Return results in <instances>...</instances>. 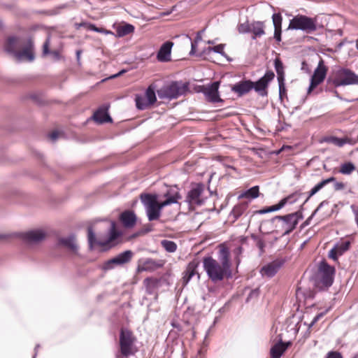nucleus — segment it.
Returning <instances> with one entry per match:
<instances>
[{"instance_id": "obj_46", "label": "nucleus", "mask_w": 358, "mask_h": 358, "mask_svg": "<svg viewBox=\"0 0 358 358\" xmlns=\"http://www.w3.org/2000/svg\"><path fill=\"white\" fill-rule=\"evenodd\" d=\"M224 44H219L217 45H215L214 47H209L208 48V51H213L215 52L219 53L222 55H225L224 51Z\"/></svg>"}, {"instance_id": "obj_19", "label": "nucleus", "mask_w": 358, "mask_h": 358, "mask_svg": "<svg viewBox=\"0 0 358 358\" xmlns=\"http://www.w3.org/2000/svg\"><path fill=\"white\" fill-rule=\"evenodd\" d=\"M253 87L254 82L248 80L236 83L231 87V90L236 93L238 96H243L253 89Z\"/></svg>"}, {"instance_id": "obj_59", "label": "nucleus", "mask_w": 358, "mask_h": 358, "mask_svg": "<svg viewBox=\"0 0 358 358\" xmlns=\"http://www.w3.org/2000/svg\"><path fill=\"white\" fill-rule=\"evenodd\" d=\"M38 348H39V345H37L35 347V354H34V355L33 358H35V357H36V353H37V350H38Z\"/></svg>"}, {"instance_id": "obj_52", "label": "nucleus", "mask_w": 358, "mask_h": 358, "mask_svg": "<svg viewBox=\"0 0 358 358\" xmlns=\"http://www.w3.org/2000/svg\"><path fill=\"white\" fill-rule=\"evenodd\" d=\"M197 44L198 43H196V41L192 42V43H191L192 48H191V51H190V55H194L196 52Z\"/></svg>"}, {"instance_id": "obj_40", "label": "nucleus", "mask_w": 358, "mask_h": 358, "mask_svg": "<svg viewBox=\"0 0 358 358\" xmlns=\"http://www.w3.org/2000/svg\"><path fill=\"white\" fill-rule=\"evenodd\" d=\"M350 242L349 241H343L341 243L336 244L334 248L338 252V255H342L344 252L348 251L350 248Z\"/></svg>"}, {"instance_id": "obj_36", "label": "nucleus", "mask_w": 358, "mask_h": 358, "mask_svg": "<svg viewBox=\"0 0 358 358\" xmlns=\"http://www.w3.org/2000/svg\"><path fill=\"white\" fill-rule=\"evenodd\" d=\"M133 253L131 250H126L123 252L120 253L116 256V258L119 260L121 265L126 264L131 259Z\"/></svg>"}, {"instance_id": "obj_39", "label": "nucleus", "mask_w": 358, "mask_h": 358, "mask_svg": "<svg viewBox=\"0 0 358 358\" xmlns=\"http://www.w3.org/2000/svg\"><path fill=\"white\" fill-rule=\"evenodd\" d=\"M355 170V165L351 162L344 163L341 166L340 172L342 174L349 175Z\"/></svg>"}, {"instance_id": "obj_55", "label": "nucleus", "mask_w": 358, "mask_h": 358, "mask_svg": "<svg viewBox=\"0 0 358 358\" xmlns=\"http://www.w3.org/2000/svg\"><path fill=\"white\" fill-rule=\"evenodd\" d=\"M353 212L355 215V220H356V223L358 226V210H353Z\"/></svg>"}, {"instance_id": "obj_27", "label": "nucleus", "mask_w": 358, "mask_h": 358, "mask_svg": "<svg viewBox=\"0 0 358 358\" xmlns=\"http://www.w3.org/2000/svg\"><path fill=\"white\" fill-rule=\"evenodd\" d=\"M143 284L146 292L149 294H154L159 286V280L154 278H147L143 280Z\"/></svg>"}, {"instance_id": "obj_24", "label": "nucleus", "mask_w": 358, "mask_h": 358, "mask_svg": "<svg viewBox=\"0 0 358 358\" xmlns=\"http://www.w3.org/2000/svg\"><path fill=\"white\" fill-rule=\"evenodd\" d=\"M290 345V343L288 342L287 343H282L280 341L278 343H275L270 350L271 358H280L282 354L287 349L288 346Z\"/></svg>"}, {"instance_id": "obj_57", "label": "nucleus", "mask_w": 358, "mask_h": 358, "mask_svg": "<svg viewBox=\"0 0 358 358\" xmlns=\"http://www.w3.org/2000/svg\"><path fill=\"white\" fill-rule=\"evenodd\" d=\"M241 252H242V248H241V247H238V248H236V253L237 255H239V254H241Z\"/></svg>"}, {"instance_id": "obj_63", "label": "nucleus", "mask_w": 358, "mask_h": 358, "mask_svg": "<svg viewBox=\"0 0 358 358\" xmlns=\"http://www.w3.org/2000/svg\"><path fill=\"white\" fill-rule=\"evenodd\" d=\"M335 94H336V96L339 97V96H338V94L337 92H335Z\"/></svg>"}, {"instance_id": "obj_60", "label": "nucleus", "mask_w": 358, "mask_h": 358, "mask_svg": "<svg viewBox=\"0 0 358 358\" xmlns=\"http://www.w3.org/2000/svg\"><path fill=\"white\" fill-rule=\"evenodd\" d=\"M52 54L54 55V57H55L56 58H57L59 57V54L57 52H52Z\"/></svg>"}, {"instance_id": "obj_32", "label": "nucleus", "mask_w": 358, "mask_h": 358, "mask_svg": "<svg viewBox=\"0 0 358 358\" xmlns=\"http://www.w3.org/2000/svg\"><path fill=\"white\" fill-rule=\"evenodd\" d=\"M147 99V103L150 104V106H152L157 101V97L155 94V86L154 85H150L146 90L145 94H143Z\"/></svg>"}, {"instance_id": "obj_2", "label": "nucleus", "mask_w": 358, "mask_h": 358, "mask_svg": "<svg viewBox=\"0 0 358 358\" xmlns=\"http://www.w3.org/2000/svg\"><path fill=\"white\" fill-rule=\"evenodd\" d=\"M164 196L166 199L159 203L156 194H143L141 195V200L145 207L149 221L157 220L161 216V210L164 207L176 203L181 199L179 192L175 189H170Z\"/></svg>"}, {"instance_id": "obj_34", "label": "nucleus", "mask_w": 358, "mask_h": 358, "mask_svg": "<svg viewBox=\"0 0 358 358\" xmlns=\"http://www.w3.org/2000/svg\"><path fill=\"white\" fill-rule=\"evenodd\" d=\"M248 207V203L243 202L235 206L232 210L231 213L233 214L235 218H238L247 210Z\"/></svg>"}, {"instance_id": "obj_61", "label": "nucleus", "mask_w": 358, "mask_h": 358, "mask_svg": "<svg viewBox=\"0 0 358 358\" xmlns=\"http://www.w3.org/2000/svg\"><path fill=\"white\" fill-rule=\"evenodd\" d=\"M258 292V290L257 289H255V290H253L252 292H251V294H252L253 293H257Z\"/></svg>"}, {"instance_id": "obj_41", "label": "nucleus", "mask_w": 358, "mask_h": 358, "mask_svg": "<svg viewBox=\"0 0 358 358\" xmlns=\"http://www.w3.org/2000/svg\"><path fill=\"white\" fill-rule=\"evenodd\" d=\"M278 80L279 83V96L280 99L282 100L284 97L287 96L286 88L284 83V78L278 77Z\"/></svg>"}, {"instance_id": "obj_11", "label": "nucleus", "mask_w": 358, "mask_h": 358, "mask_svg": "<svg viewBox=\"0 0 358 358\" xmlns=\"http://www.w3.org/2000/svg\"><path fill=\"white\" fill-rule=\"evenodd\" d=\"M301 194L298 192H295L292 194H290L287 196L281 199L279 203L276 205H273L272 206H270L268 208L261 209L259 210H256L253 212V215L255 214H264L267 213H271L273 211L278 210L283 208L287 204H293L299 199L300 195Z\"/></svg>"}, {"instance_id": "obj_58", "label": "nucleus", "mask_w": 358, "mask_h": 358, "mask_svg": "<svg viewBox=\"0 0 358 358\" xmlns=\"http://www.w3.org/2000/svg\"><path fill=\"white\" fill-rule=\"evenodd\" d=\"M124 72V71H122L120 72H119L118 73L111 76V78H117L119 76L122 75L123 73Z\"/></svg>"}, {"instance_id": "obj_56", "label": "nucleus", "mask_w": 358, "mask_h": 358, "mask_svg": "<svg viewBox=\"0 0 358 358\" xmlns=\"http://www.w3.org/2000/svg\"><path fill=\"white\" fill-rule=\"evenodd\" d=\"M200 41H201V36L200 34L198 33L194 41H196V43H198Z\"/></svg>"}, {"instance_id": "obj_7", "label": "nucleus", "mask_w": 358, "mask_h": 358, "mask_svg": "<svg viewBox=\"0 0 358 358\" xmlns=\"http://www.w3.org/2000/svg\"><path fill=\"white\" fill-rule=\"evenodd\" d=\"M120 235L121 233L116 229L115 222L113 221L110 222V227L109 231L106 238L104 240H101L100 238L96 240L92 229L90 227L88 228V243L90 248L92 249L94 245H99L101 246L108 245L116 240Z\"/></svg>"}, {"instance_id": "obj_50", "label": "nucleus", "mask_w": 358, "mask_h": 358, "mask_svg": "<svg viewBox=\"0 0 358 358\" xmlns=\"http://www.w3.org/2000/svg\"><path fill=\"white\" fill-rule=\"evenodd\" d=\"M59 132L58 131H53L52 132L51 134H49V138L52 141H55V140H57L59 137Z\"/></svg>"}, {"instance_id": "obj_21", "label": "nucleus", "mask_w": 358, "mask_h": 358, "mask_svg": "<svg viewBox=\"0 0 358 358\" xmlns=\"http://www.w3.org/2000/svg\"><path fill=\"white\" fill-rule=\"evenodd\" d=\"M108 106H103L99 108L94 114L93 118L98 123L110 122L112 119L108 113Z\"/></svg>"}, {"instance_id": "obj_16", "label": "nucleus", "mask_w": 358, "mask_h": 358, "mask_svg": "<svg viewBox=\"0 0 358 358\" xmlns=\"http://www.w3.org/2000/svg\"><path fill=\"white\" fill-rule=\"evenodd\" d=\"M219 86V82H214L204 88L203 92L205 94L208 101L213 103L222 101V100L220 97L218 92Z\"/></svg>"}, {"instance_id": "obj_5", "label": "nucleus", "mask_w": 358, "mask_h": 358, "mask_svg": "<svg viewBox=\"0 0 358 358\" xmlns=\"http://www.w3.org/2000/svg\"><path fill=\"white\" fill-rule=\"evenodd\" d=\"M335 268L325 261L320 262L317 274L316 283L320 289H326L331 286L334 282Z\"/></svg>"}, {"instance_id": "obj_3", "label": "nucleus", "mask_w": 358, "mask_h": 358, "mask_svg": "<svg viewBox=\"0 0 358 358\" xmlns=\"http://www.w3.org/2000/svg\"><path fill=\"white\" fill-rule=\"evenodd\" d=\"M21 45L22 41L20 38L10 36L7 38L4 44V50L8 53L13 55L18 61L32 62L34 59V54L31 41L29 40L27 41L26 46L22 51H17Z\"/></svg>"}, {"instance_id": "obj_51", "label": "nucleus", "mask_w": 358, "mask_h": 358, "mask_svg": "<svg viewBox=\"0 0 358 358\" xmlns=\"http://www.w3.org/2000/svg\"><path fill=\"white\" fill-rule=\"evenodd\" d=\"M344 187H345V184L341 182H336L334 184V189L336 190H341V189H344Z\"/></svg>"}, {"instance_id": "obj_33", "label": "nucleus", "mask_w": 358, "mask_h": 358, "mask_svg": "<svg viewBox=\"0 0 358 358\" xmlns=\"http://www.w3.org/2000/svg\"><path fill=\"white\" fill-rule=\"evenodd\" d=\"M259 186H254L249 189L242 192L238 195V199H241L243 198L256 199L259 196Z\"/></svg>"}, {"instance_id": "obj_44", "label": "nucleus", "mask_w": 358, "mask_h": 358, "mask_svg": "<svg viewBox=\"0 0 358 358\" xmlns=\"http://www.w3.org/2000/svg\"><path fill=\"white\" fill-rule=\"evenodd\" d=\"M275 69L278 74V77H283V65L279 59L275 60Z\"/></svg>"}, {"instance_id": "obj_12", "label": "nucleus", "mask_w": 358, "mask_h": 358, "mask_svg": "<svg viewBox=\"0 0 358 358\" xmlns=\"http://www.w3.org/2000/svg\"><path fill=\"white\" fill-rule=\"evenodd\" d=\"M134 338L131 331L122 329L120 336V351L122 355L127 357L132 354Z\"/></svg>"}, {"instance_id": "obj_18", "label": "nucleus", "mask_w": 358, "mask_h": 358, "mask_svg": "<svg viewBox=\"0 0 358 358\" xmlns=\"http://www.w3.org/2000/svg\"><path fill=\"white\" fill-rule=\"evenodd\" d=\"M173 45V43L171 41H166L162 44L157 55L158 61L166 62L171 60V53Z\"/></svg>"}, {"instance_id": "obj_9", "label": "nucleus", "mask_w": 358, "mask_h": 358, "mask_svg": "<svg viewBox=\"0 0 358 358\" xmlns=\"http://www.w3.org/2000/svg\"><path fill=\"white\" fill-rule=\"evenodd\" d=\"M327 71L328 69L324 65V61L320 59L317 68L315 69L313 74L311 76L310 83L307 91L308 94H310L317 86L324 82Z\"/></svg>"}, {"instance_id": "obj_62", "label": "nucleus", "mask_w": 358, "mask_h": 358, "mask_svg": "<svg viewBox=\"0 0 358 358\" xmlns=\"http://www.w3.org/2000/svg\"><path fill=\"white\" fill-rule=\"evenodd\" d=\"M208 43H209V44H213V42L212 41H208Z\"/></svg>"}, {"instance_id": "obj_20", "label": "nucleus", "mask_w": 358, "mask_h": 358, "mask_svg": "<svg viewBox=\"0 0 358 358\" xmlns=\"http://www.w3.org/2000/svg\"><path fill=\"white\" fill-rule=\"evenodd\" d=\"M162 266L161 264L157 263L155 260L148 258L141 260L138 265V271H153Z\"/></svg>"}, {"instance_id": "obj_29", "label": "nucleus", "mask_w": 358, "mask_h": 358, "mask_svg": "<svg viewBox=\"0 0 358 358\" xmlns=\"http://www.w3.org/2000/svg\"><path fill=\"white\" fill-rule=\"evenodd\" d=\"M336 180V178L334 177H330L327 179L323 180L319 183H317L316 185H315L309 192V194L308 198L306 199L305 202L308 201V200L315 195L316 193H317L320 189H322L325 185L327 184L334 182Z\"/></svg>"}, {"instance_id": "obj_38", "label": "nucleus", "mask_w": 358, "mask_h": 358, "mask_svg": "<svg viewBox=\"0 0 358 358\" xmlns=\"http://www.w3.org/2000/svg\"><path fill=\"white\" fill-rule=\"evenodd\" d=\"M121 265L119 262V260L115 257L114 258H112L106 262H105L101 268L104 271L111 270L114 268L115 266H120Z\"/></svg>"}, {"instance_id": "obj_30", "label": "nucleus", "mask_w": 358, "mask_h": 358, "mask_svg": "<svg viewBox=\"0 0 358 358\" xmlns=\"http://www.w3.org/2000/svg\"><path fill=\"white\" fill-rule=\"evenodd\" d=\"M59 244L69 248V250L74 252L75 253L77 252L78 245L76 244V239L73 236H70L66 238H62L59 240Z\"/></svg>"}, {"instance_id": "obj_4", "label": "nucleus", "mask_w": 358, "mask_h": 358, "mask_svg": "<svg viewBox=\"0 0 358 358\" xmlns=\"http://www.w3.org/2000/svg\"><path fill=\"white\" fill-rule=\"evenodd\" d=\"M317 29V19L303 15H296L289 21L288 29L301 30L311 34Z\"/></svg>"}, {"instance_id": "obj_25", "label": "nucleus", "mask_w": 358, "mask_h": 358, "mask_svg": "<svg viewBox=\"0 0 358 358\" xmlns=\"http://www.w3.org/2000/svg\"><path fill=\"white\" fill-rule=\"evenodd\" d=\"M273 23L274 26V38L278 41H281V26L282 16L280 13H274L272 16Z\"/></svg>"}, {"instance_id": "obj_35", "label": "nucleus", "mask_w": 358, "mask_h": 358, "mask_svg": "<svg viewBox=\"0 0 358 358\" xmlns=\"http://www.w3.org/2000/svg\"><path fill=\"white\" fill-rule=\"evenodd\" d=\"M135 101L136 107L140 110H145L150 107V104L147 103V99H145L143 94L136 95Z\"/></svg>"}, {"instance_id": "obj_13", "label": "nucleus", "mask_w": 358, "mask_h": 358, "mask_svg": "<svg viewBox=\"0 0 358 358\" xmlns=\"http://www.w3.org/2000/svg\"><path fill=\"white\" fill-rule=\"evenodd\" d=\"M19 236L27 244L33 245L43 241L46 233L44 230L38 229L21 233Z\"/></svg>"}, {"instance_id": "obj_14", "label": "nucleus", "mask_w": 358, "mask_h": 358, "mask_svg": "<svg viewBox=\"0 0 358 358\" xmlns=\"http://www.w3.org/2000/svg\"><path fill=\"white\" fill-rule=\"evenodd\" d=\"M204 186L202 184H196L192 187L188 192L186 201L189 205H201L204 202L203 192Z\"/></svg>"}, {"instance_id": "obj_53", "label": "nucleus", "mask_w": 358, "mask_h": 358, "mask_svg": "<svg viewBox=\"0 0 358 358\" xmlns=\"http://www.w3.org/2000/svg\"><path fill=\"white\" fill-rule=\"evenodd\" d=\"M327 203H328V202H327V201H322V202L320 203V205L318 206V207H317V208L315 210V211L313 213V214H312V215H311V217H312L313 216H314V215L316 214V213H317V211H318V210H320V208H322L324 204H327Z\"/></svg>"}, {"instance_id": "obj_42", "label": "nucleus", "mask_w": 358, "mask_h": 358, "mask_svg": "<svg viewBox=\"0 0 358 358\" xmlns=\"http://www.w3.org/2000/svg\"><path fill=\"white\" fill-rule=\"evenodd\" d=\"M329 310V308H327L324 311H322L320 312V313L317 314L314 318L313 319V320L311 321V322L310 324H308V330H310V329L311 327H313L314 326V324L317 322L319 321L322 317H323L325 314Z\"/></svg>"}, {"instance_id": "obj_48", "label": "nucleus", "mask_w": 358, "mask_h": 358, "mask_svg": "<svg viewBox=\"0 0 358 358\" xmlns=\"http://www.w3.org/2000/svg\"><path fill=\"white\" fill-rule=\"evenodd\" d=\"M326 358H343V356L338 352L330 351L327 353Z\"/></svg>"}, {"instance_id": "obj_54", "label": "nucleus", "mask_w": 358, "mask_h": 358, "mask_svg": "<svg viewBox=\"0 0 358 358\" xmlns=\"http://www.w3.org/2000/svg\"><path fill=\"white\" fill-rule=\"evenodd\" d=\"M10 236H11V235H10V234H0V240H7Z\"/></svg>"}, {"instance_id": "obj_17", "label": "nucleus", "mask_w": 358, "mask_h": 358, "mask_svg": "<svg viewBox=\"0 0 358 358\" xmlns=\"http://www.w3.org/2000/svg\"><path fill=\"white\" fill-rule=\"evenodd\" d=\"M199 264V261L197 259H194L188 264L182 278L184 285H187L195 275H197L198 279L199 278V274L197 272Z\"/></svg>"}, {"instance_id": "obj_10", "label": "nucleus", "mask_w": 358, "mask_h": 358, "mask_svg": "<svg viewBox=\"0 0 358 358\" xmlns=\"http://www.w3.org/2000/svg\"><path fill=\"white\" fill-rule=\"evenodd\" d=\"M334 83L336 87L358 84V76L350 70L343 69L337 72Z\"/></svg>"}, {"instance_id": "obj_15", "label": "nucleus", "mask_w": 358, "mask_h": 358, "mask_svg": "<svg viewBox=\"0 0 358 358\" xmlns=\"http://www.w3.org/2000/svg\"><path fill=\"white\" fill-rule=\"evenodd\" d=\"M275 74L271 71L266 72L264 76L259 79L257 82L254 83L253 89L259 95L264 96H267V87L269 83L274 78Z\"/></svg>"}, {"instance_id": "obj_49", "label": "nucleus", "mask_w": 358, "mask_h": 358, "mask_svg": "<svg viewBox=\"0 0 358 358\" xmlns=\"http://www.w3.org/2000/svg\"><path fill=\"white\" fill-rule=\"evenodd\" d=\"M50 39L48 38L43 45V54L47 55L50 52L49 51Z\"/></svg>"}, {"instance_id": "obj_26", "label": "nucleus", "mask_w": 358, "mask_h": 358, "mask_svg": "<svg viewBox=\"0 0 358 358\" xmlns=\"http://www.w3.org/2000/svg\"><path fill=\"white\" fill-rule=\"evenodd\" d=\"M265 26L264 22L260 21H255L251 23L250 32L252 33V39H256L265 34Z\"/></svg>"}, {"instance_id": "obj_37", "label": "nucleus", "mask_w": 358, "mask_h": 358, "mask_svg": "<svg viewBox=\"0 0 358 358\" xmlns=\"http://www.w3.org/2000/svg\"><path fill=\"white\" fill-rule=\"evenodd\" d=\"M161 245L168 252H174L177 250V245L175 242L169 240H162Z\"/></svg>"}, {"instance_id": "obj_47", "label": "nucleus", "mask_w": 358, "mask_h": 358, "mask_svg": "<svg viewBox=\"0 0 358 358\" xmlns=\"http://www.w3.org/2000/svg\"><path fill=\"white\" fill-rule=\"evenodd\" d=\"M338 256L341 255H338V252L334 247L329 252V257L334 260H337Z\"/></svg>"}, {"instance_id": "obj_22", "label": "nucleus", "mask_w": 358, "mask_h": 358, "mask_svg": "<svg viewBox=\"0 0 358 358\" xmlns=\"http://www.w3.org/2000/svg\"><path fill=\"white\" fill-rule=\"evenodd\" d=\"M120 220L125 227L131 228L136 224V216L134 212L126 210L120 215Z\"/></svg>"}, {"instance_id": "obj_31", "label": "nucleus", "mask_w": 358, "mask_h": 358, "mask_svg": "<svg viewBox=\"0 0 358 358\" xmlns=\"http://www.w3.org/2000/svg\"><path fill=\"white\" fill-rule=\"evenodd\" d=\"M134 31V27L130 24H124L123 25H118L116 27L115 36L117 37H122L132 33Z\"/></svg>"}, {"instance_id": "obj_64", "label": "nucleus", "mask_w": 358, "mask_h": 358, "mask_svg": "<svg viewBox=\"0 0 358 358\" xmlns=\"http://www.w3.org/2000/svg\"><path fill=\"white\" fill-rule=\"evenodd\" d=\"M357 100H358V98H357Z\"/></svg>"}, {"instance_id": "obj_6", "label": "nucleus", "mask_w": 358, "mask_h": 358, "mask_svg": "<svg viewBox=\"0 0 358 358\" xmlns=\"http://www.w3.org/2000/svg\"><path fill=\"white\" fill-rule=\"evenodd\" d=\"M187 90V84L181 82H173L170 85L158 90L157 94L160 99H173L183 95Z\"/></svg>"}, {"instance_id": "obj_8", "label": "nucleus", "mask_w": 358, "mask_h": 358, "mask_svg": "<svg viewBox=\"0 0 358 358\" xmlns=\"http://www.w3.org/2000/svg\"><path fill=\"white\" fill-rule=\"evenodd\" d=\"M302 218L301 213L298 211L284 216H275L274 219L280 222L279 227L281 228L282 235L285 236L291 233Z\"/></svg>"}, {"instance_id": "obj_43", "label": "nucleus", "mask_w": 358, "mask_h": 358, "mask_svg": "<svg viewBox=\"0 0 358 358\" xmlns=\"http://www.w3.org/2000/svg\"><path fill=\"white\" fill-rule=\"evenodd\" d=\"M237 29L240 34L249 33L250 32L251 24H249L248 22L239 24Z\"/></svg>"}, {"instance_id": "obj_28", "label": "nucleus", "mask_w": 358, "mask_h": 358, "mask_svg": "<svg viewBox=\"0 0 358 358\" xmlns=\"http://www.w3.org/2000/svg\"><path fill=\"white\" fill-rule=\"evenodd\" d=\"M324 142L334 144L338 147H343L345 144L349 143L353 145L356 143L355 141L352 140L351 138H339L336 136H327L323 139Z\"/></svg>"}, {"instance_id": "obj_45", "label": "nucleus", "mask_w": 358, "mask_h": 358, "mask_svg": "<svg viewBox=\"0 0 358 358\" xmlns=\"http://www.w3.org/2000/svg\"><path fill=\"white\" fill-rule=\"evenodd\" d=\"M89 29H90L92 31H96V32H98V33H102V34H104L106 35L113 34V33L111 31L106 30V29H105L103 28L96 27L94 24H90L89 25Z\"/></svg>"}, {"instance_id": "obj_1", "label": "nucleus", "mask_w": 358, "mask_h": 358, "mask_svg": "<svg viewBox=\"0 0 358 358\" xmlns=\"http://www.w3.org/2000/svg\"><path fill=\"white\" fill-rule=\"evenodd\" d=\"M218 260L219 262L212 257H204L203 259V268L209 279L214 282L231 277L229 252L227 248L220 250Z\"/></svg>"}, {"instance_id": "obj_23", "label": "nucleus", "mask_w": 358, "mask_h": 358, "mask_svg": "<svg viewBox=\"0 0 358 358\" xmlns=\"http://www.w3.org/2000/svg\"><path fill=\"white\" fill-rule=\"evenodd\" d=\"M280 263L278 262H273L262 267L261 273L263 276L268 278L273 277L280 268Z\"/></svg>"}]
</instances>
